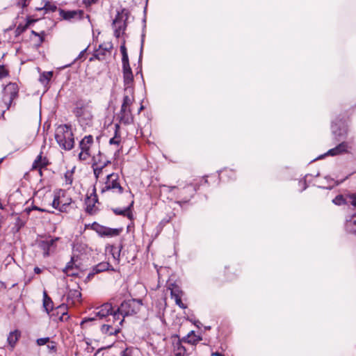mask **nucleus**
<instances>
[{
	"mask_svg": "<svg viewBox=\"0 0 356 356\" xmlns=\"http://www.w3.org/2000/svg\"><path fill=\"white\" fill-rule=\"evenodd\" d=\"M55 138L62 149H72L74 145V139L71 125L60 124L58 126L55 132Z\"/></svg>",
	"mask_w": 356,
	"mask_h": 356,
	"instance_id": "1",
	"label": "nucleus"
},
{
	"mask_svg": "<svg viewBox=\"0 0 356 356\" xmlns=\"http://www.w3.org/2000/svg\"><path fill=\"white\" fill-rule=\"evenodd\" d=\"M141 300L131 299L124 300L113 314V322L124 318L125 316H131L138 313L141 305Z\"/></svg>",
	"mask_w": 356,
	"mask_h": 356,
	"instance_id": "2",
	"label": "nucleus"
},
{
	"mask_svg": "<svg viewBox=\"0 0 356 356\" xmlns=\"http://www.w3.org/2000/svg\"><path fill=\"white\" fill-rule=\"evenodd\" d=\"M129 16L130 12L127 8L120 7L116 9V14L111 24L115 38H119L124 34Z\"/></svg>",
	"mask_w": 356,
	"mask_h": 356,
	"instance_id": "3",
	"label": "nucleus"
},
{
	"mask_svg": "<svg viewBox=\"0 0 356 356\" xmlns=\"http://www.w3.org/2000/svg\"><path fill=\"white\" fill-rule=\"evenodd\" d=\"M73 113L81 126H90L92 124V108L88 102L83 100L77 101L74 104Z\"/></svg>",
	"mask_w": 356,
	"mask_h": 356,
	"instance_id": "4",
	"label": "nucleus"
},
{
	"mask_svg": "<svg viewBox=\"0 0 356 356\" xmlns=\"http://www.w3.org/2000/svg\"><path fill=\"white\" fill-rule=\"evenodd\" d=\"M19 90L18 85L16 83L10 82L4 86L1 97L3 106L1 109L3 115L6 111L15 106V103L14 101L18 98Z\"/></svg>",
	"mask_w": 356,
	"mask_h": 356,
	"instance_id": "5",
	"label": "nucleus"
},
{
	"mask_svg": "<svg viewBox=\"0 0 356 356\" xmlns=\"http://www.w3.org/2000/svg\"><path fill=\"white\" fill-rule=\"evenodd\" d=\"M115 311L113 310V306L110 302H106L101 306L96 308L95 312V316L92 317L84 318L81 325L83 326L86 323L95 321L97 318L99 319H104L108 317L113 319V314Z\"/></svg>",
	"mask_w": 356,
	"mask_h": 356,
	"instance_id": "6",
	"label": "nucleus"
},
{
	"mask_svg": "<svg viewBox=\"0 0 356 356\" xmlns=\"http://www.w3.org/2000/svg\"><path fill=\"white\" fill-rule=\"evenodd\" d=\"M331 130L335 138L340 140L347 136L348 124L346 120L339 116L332 122Z\"/></svg>",
	"mask_w": 356,
	"mask_h": 356,
	"instance_id": "7",
	"label": "nucleus"
},
{
	"mask_svg": "<svg viewBox=\"0 0 356 356\" xmlns=\"http://www.w3.org/2000/svg\"><path fill=\"white\" fill-rule=\"evenodd\" d=\"M106 324H103L101 327V332L103 334L107 336L117 335L121 330V326L124 322V319L113 322V318H111L106 320Z\"/></svg>",
	"mask_w": 356,
	"mask_h": 356,
	"instance_id": "8",
	"label": "nucleus"
},
{
	"mask_svg": "<svg viewBox=\"0 0 356 356\" xmlns=\"http://www.w3.org/2000/svg\"><path fill=\"white\" fill-rule=\"evenodd\" d=\"M58 240V238H47L43 240H39L37 241L36 245L38 248L42 251L44 257H47L53 252L56 248V242Z\"/></svg>",
	"mask_w": 356,
	"mask_h": 356,
	"instance_id": "9",
	"label": "nucleus"
},
{
	"mask_svg": "<svg viewBox=\"0 0 356 356\" xmlns=\"http://www.w3.org/2000/svg\"><path fill=\"white\" fill-rule=\"evenodd\" d=\"M92 228L99 236L106 237L117 236L122 232V228H111L101 225L97 222L92 223Z\"/></svg>",
	"mask_w": 356,
	"mask_h": 356,
	"instance_id": "10",
	"label": "nucleus"
},
{
	"mask_svg": "<svg viewBox=\"0 0 356 356\" xmlns=\"http://www.w3.org/2000/svg\"><path fill=\"white\" fill-rule=\"evenodd\" d=\"M118 178V175L115 173L107 175L105 186L102 189V192L104 193L108 190H116L118 193H122L123 192V188L120 186Z\"/></svg>",
	"mask_w": 356,
	"mask_h": 356,
	"instance_id": "11",
	"label": "nucleus"
},
{
	"mask_svg": "<svg viewBox=\"0 0 356 356\" xmlns=\"http://www.w3.org/2000/svg\"><path fill=\"white\" fill-rule=\"evenodd\" d=\"M123 83L124 91L134 90V74L129 63L122 65Z\"/></svg>",
	"mask_w": 356,
	"mask_h": 356,
	"instance_id": "12",
	"label": "nucleus"
},
{
	"mask_svg": "<svg viewBox=\"0 0 356 356\" xmlns=\"http://www.w3.org/2000/svg\"><path fill=\"white\" fill-rule=\"evenodd\" d=\"M59 14L63 19L71 21L72 19H81L83 17L84 12L81 10H65L63 9H59Z\"/></svg>",
	"mask_w": 356,
	"mask_h": 356,
	"instance_id": "13",
	"label": "nucleus"
},
{
	"mask_svg": "<svg viewBox=\"0 0 356 356\" xmlns=\"http://www.w3.org/2000/svg\"><path fill=\"white\" fill-rule=\"evenodd\" d=\"M106 270H114V268L111 266L108 262L102 261L93 266L86 277L87 280H90L92 277L97 273L104 272Z\"/></svg>",
	"mask_w": 356,
	"mask_h": 356,
	"instance_id": "14",
	"label": "nucleus"
},
{
	"mask_svg": "<svg viewBox=\"0 0 356 356\" xmlns=\"http://www.w3.org/2000/svg\"><path fill=\"white\" fill-rule=\"evenodd\" d=\"M350 148L349 143L348 142H341L335 147L330 149L328 152L324 155L320 156L318 159H321L326 155L328 156H337L343 153L348 152V149Z\"/></svg>",
	"mask_w": 356,
	"mask_h": 356,
	"instance_id": "15",
	"label": "nucleus"
},
{
	"mask_svg": "<svg viewBox=\"0 0 356 356\" xmlns=\"http://www.w3.org/2000/svg\"><path fill=\"white\" fill-rule=\"evenodd\" d=\"M117 118L121 124L125 125L131 124L134 122V117L132 115L131 108H120V111L117 115Z\"/></svg>",
	"mask_w": 356,
	"mask_h": 356,
	"instance_id": "16",
	"label": "nucleus"
},
{
	"mask_svg": "<svg viewBox=\"0 0 356 356\" xmlns=\"http://www.w3.org/2000/svg\"><path fill=\"white\" fill-rule=\"evenodd\" d=\"M112 49L113 44L111 42H104L95 51L94 56L98 60H103L106 54H110Z\"/></svg>",
	"mask_w": 356,
	"mask_h": 356,
	"instance_id": "17",
	"label": "nucleus"
},
{
	"mask_svg": "<svg viewBox=\"0 0 356 356\" xmlns=\"http://www.w3.org/2000/svg\"><path fill=\"white\" fill-rule=\"evenodd\" d=\"M345 229L347 232L356 235V213L346 218Z\"/></svg>",
	"mask_w": 356,
	"mask_h": 356,
	"instance_id": "18",
	"label": "nucleus"
},
{
	"mask_svg": "<svg viewBox=\"0 0 356 356\" xmlns=\"http://www.w3.org/2000/svg\"><path fill=\"white\" fill-rule=\"evenodd\" d=\"M36 10H44L45 13H53L57 10V6L54 2L49 0H42L41 6L35 8Z\"/></svg>",
	"mask_w": 356,
	"mask_h": 356,
	"instance_id": "19",
	"label": "nucleus"
},
{
	"mask_svg": "<svg viewBox=\"0 0 356 356\" xmlns=\"http://www.w3.org/2000/svg\"><path fill=\"white\" fill-rule=\"evenodd\" d=\"M134 90L130 92L124 91L121 108H131L134 102Z\"/></svg>",
	"mask_w": 356,
	"mask_h": 356,
	"instance_id": "20",
	"label": "nucleus"
},
{
	"mask_svg": "<svg viewBox=\"0 0 356 356\" xmlns=\"http://www.w3.org/2000/svg\"><path fill=\"white\" fill-rule=\"evenodd\" d=\"M20 337L21 332L18 330H15L14 331H12L8 334L7 337V342L10 348V350L14 349Z\"/></svg>",
	"mask_w": 356,
	"mask_h": 356,
	"instance_id": "21",
	"label": "nucleus"
},
{
	"mask_svg": "<svg viewBox=\"0 0 356 356\" xmlns=\"http://www.w3.org/2000/svg\"><path fill=\"white\" fill-rule=\"evenodd\" d=\"M184 192L189 193L190 195L188 197H184L181 200L177 202V203L180 206H182L183 204L187 203L190 201L191 198L193 197L196 192L197 188L195 186L190 184L184 188Z\"/></svg>",
	"mask_w": 356,
	"mask_h": 356,
	"instance_id": "22",
	"label": "nucleus"
},
{
	"mask_svg": "<svg viewBox=\"0 0 356 356\" xmlns=\"http://www.w3.org/2000/svg\"><path fill=\"white\" fill-rule=\"evenodd\" d=\"M48 165V161L45 157H42L41 154H39L33 163V168L39 169L40 175H42V168H44Z\"/></svg>",
	"mask_w": 356,
	"mask_h": 356,
	"instance_id": "23",
	"label": "nucleus"
},
{
	"mask_svg": "<svg viewBox=\"0 0 356 356\" xmlns=\"http://www.w3.org/2000/svg\"><path fill=\"white\" fill-rule=\"evenodd\" d=\"M93 143V138L92 136H85L79 143V147L82 151L90 152V147Z\"/></svg>",
	"mask_w": 356,
	"mask_h": 356,
	"instance_id": "24",
	"label": "nucleus"
},
{
	"mask_svg": "<svg viewBox=\"0 0 356 356\" xmlns=\"http://www.w3.org/2000/svg\"><path fill=\"white\" fill-rule=\"evenodd\" d=\"M134 202H132L128 207L124 209L115 208L113 209V211L115 215L127 216L129 219L132 218V214L131 213V209L133 206Z\"/></svg>",
	"mask_w": 356,
	"mask_h": 356,
	"instance_id": "25",
	"label": "nucleus"
},
{
	"mask_svg": "<svg viewBox=\"0 0 356 356\" xmlns=\"http://www.w3.org/2000/svg\"><path fill=\"white\" fill-rule=\"evenodd\" d=\"M181 340H178L173 343L174 353L175 356H186V348L182 345Z\"/></svg>",
	"mask_w": 356,
	"mask_h": 356,
	"instance_id": "26",
	"label": "nucleus"
},
{
	"mask_svg": "<svg viewBox=\"0 0 356 356\" xmlns=\"http://www.w3.org/2000/svg\"><path fill=\"white\" fill-rule=\"evenodd\" d=\"M54 303L51 298L47 295L44 291L43 293V307L44 311L49 314V312L53 309Z\"/></svg>",
	"mask_w": 356,
	"mask_h": 356,
	"instance_id": "27",
	"label": "nucleus"
},
{
	"mask_svg": "<svg viewBox=\"0 0 356 356\" xmlns=\"http://www.w3.org/2000/svg\"><path fill=\"white\" fill-rule=\"evenodd\" d=\"M200 340H201V338L199 337H197L195 334L194 331L190 332L187 334V336L184 337L181 339V341H183L184 342H186V343H191V344H195V343H196L197 342H198Z\"/></svg>",
	"mask_w": 356,
	"mask_h": 356,
	"instance_id": "28",
	"label": "nucleus"
},
{
	"mask_svg": "<svg viewBox=\"0 0 356 356\" xmlns=\"http://www.w3.org/2000/svg\"><path fill=\"white\" fill-rule=\"evenodd\" d=\"M52 76H53L52 72H44L40 75L39 81L44 86H47L49 84V82L50 81Z\"/></svg>",
	"mask_w": 356,
	"mask_h": 356,
	"instance_id": "29",
	"label": "nucleus"
},
{
	"mask_svg": "<svg viewBox=\"0 0 356 356\" xmlns=\"http://www.w3.org/2000/svg\"><path fill=\"white\" fill-rule=\"evenodd\" d=\"M218 176L220 180L224 179L225 177H228L227 180H234L236 178L234 171L228 169H225L223 170L220 171Z\"/></svg>",
	"mask_w": 356,
	"mask_h": 356,
	"instance_id": "30",
	"label": "nucleus"
},
{
	"mask_svg": "<svg viewBox=\"0 0 356 356\" xmlns=\"http://www.w3.org/2000/svg\"><path fill=\"white\" fill-rule=\"evenodd\" d=\"M92 201H93V202L92 203L91 202L92 200L90 199V197H88L87 200H86V211L89 214H94L95 212V202H96L97 201V200L96 197H95L92 200Z\"/></svg>",
	"mask_w": 356,
	"mask_h": 356,
	"instance_id": "31",
	"label": "nucleus"
},
{
	"mask_svg": "<svg viewBox=\"0 0 356 356\" xmlns=\"http://www.w3.org/2000/svg\"><path fill=\"white\" fill-rule=\"evenodd\" d=\"M168 289L170 290L171 298L176 297L177 296H182L184 295V292L180 287L174 284H171Z\"/></svg>",
	"mask_w": 356,
	"mask_h": 356,
	"instance_id": "32",
	"label": "nucleus"
},
{
	"mask_svg": "<svg viewBox=\"0 0 356 356\" xmlns=\"http://www.w3.org/2000/svg\"><path fill=\"white\" fill-rule=\"evenodd\" d=\"M138 352L136 348L128 347L121 352L120 356H138Z\"/></svg>",
	"mask_w": 356,
	"mask_h": 356,
	"instance_id": "33",
	"label": "nucleus"
},
{
	"mask_svg": "<svg viewBox=\"0 0 356 356\" xmlns=\"http://www.w3.org/2000/svg\"><path fill=\"white\" fill-rule=\"evenodd\" d=\"M110 249L109 252L111 253L113 259L119 262L120 261V252H121V248H118L114 245H111L109 248Z\"/></svg>",
	"mask_w": 356,
	"mask_h": 356,
	"instance_id": "34",
	"label": "nucleus"
},
{
	"mask_svg": "<svg viewBox=\"0 0 356 356\" xmlns=\"http://www.w3.org/2000/svg\"><path fill=\"white\" fill-rule=\"evenodd\" d=\"M110 163V161H106V162H104L102 165L99 166V167H95L96 164H93L92 165V168H93V171H94V175L95 176V177L97 179L100 174L102 173V170L108 164Z\"/></svg>",
	"mask_w": 356,
	"mask_h": 356,
	"instance_id": "35",
	"label": "nucleus"
},
{
	"mask_svg": "<svg viewBox=\"0 0 356 356\" xmlns=\"http://www.w3.org/2000/svg\"><path fill=\"white\" fill-rule=\"evenodd\" d=\"M120 52L122 54V64L129 63L128 54L124 43L120 46Z\"/></svg>",
	"mask_w": 356,
	"mask_h": 356,
	"instance_id": "36",
	"label": "nucleus"
},
{
	"mask_svg": "<svg viewBox=\"0 0 356 356\" xmlns=\"http://www.w3.org/2000/svg\"><path fill=\"white\" fill-rule=\"evenodd\" d=\"M332 202L340 206L346 204V200L342 195H338L332 200Z\"/></svg>",
	"mask_w": 356,
	"mask_h": 356,
	"instance_id": "37",
	"label": "nucleus"
},
{
	"mask_svg": "<svg viewBox=\"0 0 356 356\" xmlns=\"http://www.w3.org/2000/svg\"><path fill=\"white\" fill-rule=\"evenodd\" d=\"M31 33L33 35L38 37V38H39V44H42L44 42V35H45L44 31H42L40 33H37L36 31L33 30V31H31Z\"/></svg>",
	"mask_w": 356,
	"mask_h": 356,
	"instance_id": "38",
	"label": "nucleus"
},
{
	"mask_svg": "<svg viewBox=\"0 0 356 356\" xmlns=\"http://www.w3.org/2000/svg\"><path fill=\"white\" fill-rule=\"evenodd\" d=\"M181 297L182 296H177L176 297H174V298H172L175 300V304L177 306H179L181 309H186L187 307V306L182 302Z\"/></svg>",
	"mask_w": 356,
	"mask_h": 356,
	"instance_id": "39",
	"label": "nucleus"
},
{
	"mask_svg": "<svg viewBox=\"0 0 356 356\" xmlns=\"http://www.w3.org/2000/svg\"><path fill=\"white\" fill-rule=\"evenodd\" d=\"M49 342H50L49 337L39 338L36 340V343L39 346L46 345Z\"/></svg>",
	"mask_w": 356,
	"mask_h": 356,
	"instance_id": "40",
	"label": "nucleus"
},
{
	"mask_svg": "<svg viewBox=\"0 0 356 356\" xmlns=\"http://www.w3.org/2000/svg\"><path fill=\"white\" fill-rule=\"evenodd\" d=\"M68 296L79 300L81 296V293L78 290H73L70 291Z\"/></svg>",
	"mask_w": 356,
	"mask_h": 356,
	"instance_id": "41",
	"label": "nucleus"
},
{
	"mask_svg": "<svg viewBox=\"0 0 356 356\" xmlns=\"http://www.w3.org/2000/svg\"><path fill=\"white\" fill-rule=\"evenodd\" d=\"M90 156V153L86 151L81 150V152L79 154V158L80 160L85 161Z\"/></svg>",
	"mask_w": 356,
	"mask_h": 356,
	"instance_id": "42",
	"label": "nucleus"
},
{
	"mask_svg": "<svg viewBox=\"0 0 356 356\" xmlns=\"http://www.w3.org/2000/svg\"><path fill=\"white\" fill-rule=\"evenodd\" d=\"M8 75V71L4 65H0V79L7 76Z\"/></svg>",
	"mask_w": 356,
	"mask_h": 356,
	"instance_id": "43",
	"label": "nucleus"
},
{
	"mask_svg": "<svg viewBox=\"0 0 356 356\" xmlns=\"http://www.w3.org/2000/svg\"><path fill=\"white\" fill-rule=\"evenodd\" d=\"M63 272L67 276H75L78 274V269L76 268H74L73 270H63Z\"/></svg>",
	"mask_w": 356,
	"mask_h": 356,
	"instance_id": "44",
	"label": "nucleus"
},
{
	"mask_svg": "<svg viewBox=\"0 0 356 356\" xmlns=\"http://www.w3.org/2000/svg\"><path fill=\"white\" fill-rule=\"evenodd\" d=\"M144 39H145V34H143L142 37H141V44H140V55H139V58H138L139 63H140L141 60H142L143 46H144Z\"/></svg>",
	"mask_w": 356,
	"mask_h": 356,
	"instance_id": "45",
	"label": "nucleus"
},
{
	"mask_svg": "<svg viewBox=\"0 0 356 356\" xmlns=\"http://www.w3.org/2000/svg\"><path fill=\"white\" fill-rule=\"evenodd\" d=\"M72 172L67 171L65 174V181H66L67 184H72Z\"/></svg>",
	"mask_w": 356,
	"mask_h": 356,
	"instance_id": "46",
	"label": "nucleus"
},
{
	"mask_svg": "<svg viewBox=\"0 0 356 356\" xmlns=\"http://www.w3.org/2000/svg\"><path fill=\"white\" fill-rule=\"evenodd\" d=\"M30 24V22H28L24 26H22L21 25L18 26L16 31L19 34L24 31L28 27V26Z\"/></svg>",
	"mask_w": 356,
	"mask_h": 356,
	"instance_id": "47",
	"label": "nucleus"
},
{
	"mask_svg": "<svg viewBox=\"0 0 356 356\" xmlns=\"http://www.w3.org/2000/svg\"><path fill=\"white\" fill-rule=\"evenodd\" d=\"M74 268V257H72L71 261L67 264L64 270H73Z\"/></svg>",
	"mask_w": 356,
	"mask_h": 356,
	"instance_id": "48",
	"label": "nucleus"
},
{
	"mask_svg": "<svg viewBox=\"0 0 356 356\" xmlns=\"http://www.w3.org/2000/svg\"><path fill=\"white\" fill-rule=\"evenodd\" d=\"M47 348L52 352L56 351V346L54 341L47 343Z\"/></svg>",
	"mask_w": 356,
	"mask_h": 356,
	"instance_id": "49",
	"label": "nucleus"
},
{
	"mask_svg": "<svg viewBox=\"0 0 356 356\" xmlns=\"http://www.w3.org/2000/svg\"><path fill=\"white\" fill-rule=\"evenodd\" d=\"M98 0H83V3L86 6H90L92 4L96 3Z\"/></svg>",
	"mask_w": 356,
	"mask_h": 356,
	"instance_id": "50",
	"label": "nucleus"
},
{
	"mask_svg": "<svg viewBox=\"0 0 356 356\" xmlns=\"http://www.w3.org/2000/svg\"><path fill=\"white\" fill-rule=\"evenodd\" d=\"M52 206L54 208L56 209H58L59 208V206H60V201H59V199L58 197H55L53 200V202H52Z\"/></svg>",
	"mask_w": 356,
	"mask_h": 356,
	"instance_id": "51",
	"label": "nucleus"
},
{
	"mask_svg": "<svg viewBox=\"0 0 356 356\" xmlns=\"http://www.w3.org/2000/svg\"><path fill=\"white\" fill-rule=\"evenodd\" d=\"M109 143L111 145H119L120 140L117 138L116 136L111 138L109 140Z\"/></svg>",
	"mask_w": 356,
	"mask_h": 356,
	"instance_id": "52",
	"label": "nucleus"
},
{
	"mask_svg": "<svg viewBox=\"0 0 356 356\" xmlns=\"http://www.w3.org/2000/svg\"><path fill=\"white\" fill-rule=\"evenodd\" d=\"M69 203H65V204H63L62 205H60L59 206V208H58V210L61 212H65L66 210H67V207L69 206Z\"/></svg>",
	"mask_w": 356,
	"mask_h": 356,
	"instance_id": "53",
	"label": "nucleus"
},
{
	"mask_svg": "<svg viewBox=\"0 0 356 356\" xmlns=\"http://www.w3.org/2000/svg\"><path fill=\"white\" fill-rule=\"evenodd\" d=\"M27 0H18L17 5L21 6L22 8H24L27 6Z\"/></svg>",
	"mask_w": 356,
	"mask_h": 356,
	"instance_id": "54",
	"label": "nucleus"
},
{
	"mask_svg": "<svg viewBox=\"0 0 356 356\" xmlns=\"http://www.w3.org/2000/svg\"><path fill=\"white\" fill-rule=\"evenodd\" d=\"M86 51V49H83V51H81L79 56H77V58L75 59V60H78V59H81L82 58V57H83L84 54H85V52Z\"/></svg>",
	"mask_w": 356,
	"mask_h": 356,
	"instance_id": "55",
	"label": "nucleus"
},
{
	"mask_svg": "<svg viewBox=\"0 0 356 356\" xmlns=\"http://www.w3.org/2000/svg\"><path fill=\"white\" fill-rule=\"evenodd\" d=\"M33 270H34V273L36 274H40L42 272V270L38 266L35 267Z\"/></svg>",
	"mask_w": 356,
	"mask_h": 356,
	"instance_id": "56",
	"label": "nucleus"
},
{
	"mask_svg": "<svg viewBox=\"0 0 356 356\" xmlns=\"http://www.w3.org/2000/svg\"><path fill=\"white\" fill-rule=\"evenodd\" d=\"M212 356H225V355L220 352H215V353H212Z\"/></svg>",
	"mask_w": 356,
	"mask_h": 356,
	"instance_id": "57",
	"label": "nucleus"
},
{
	"mask_svg": "<svg viewBox=\"0 0 356 356\" xmlns=\"http://www.w3.org/2000/svg\"><path fill=\"white\" fill-rule=\"evenodd\" d=\"M352 204H353V205H354L355 207H356V195H354L353 196Z\"/></svg>",
	"mask_w": 356,
	"mask_h": 356,
	"instance_id": "58",
	"label": "nucleus"
},
{
	"mask_svg": "<svg viewBox=\"0 0 356 356\" xmlns=\"http://www.w3.org/2000/svg\"><path fill=\"white\" fill-rule=\"evenodd\" d=\"M307 176H308V175H306V176H305V179H304V181H303V184H304V188H303V190H305V189H306V188H307V186H306V179H307Z\"/></svg>",
	"mask_w": 356,
	"mask_h": 356,
	"instance_id": "59",
	"label": "nucleus"
},
{
	"mask_svg": "<svg viewBox=\"0 0 356 356\" xmlns=\"http://www.w3.org/2000/svg\"><path fill=\"white\" fill-rule=\"evenodd\" d=\"M33 209L39 210V211H44V209H40V208H38V207H33Z\"/></svg>",
	"mask_w": 356,
	"mask_h": 356,
	"instance_id": "60",
	"label": "nucleus"
},
{
	"mask_svg": "<svg viewBox=\"0 0 356 356\" xmlns=\"http://www.w3.org/2000/svg\"><path fill=\"white\" fill-rule=\"evenodd\" d=\"M169 188V191H172L174 188H176L177 187L176 186H168Z\"/></svg>",
	"mask_w": 356,
	"mask_h": 356,
	"instance_id": "61",
	"label": "nucleus"
},
{
	"mask_svg": "<svg viewBox=\"0 0 356 356\" xmlns=\"http://www.w3.org/2000/svg\"><path fill=\"white\" fill-rule=\"evenodd\" d=\"M144 109V106L143 105L140 106V108H139V111H138V113H140L141 111H143Z\"/></svg>",
	"mask_w": 356,
	"mask_h": 356,
	"instance_id": "62",
	"label": "nucleus"
},
{
	"mask_svg": "<svg viewBox=\"0 0 356 356\" xmlns=\"http://www.w3.org/2000/svg\"><path fill=\"white\" fill-rule=\"evenodd\" d=\"M204 181L205 183H207V179H204Z\"/></svg>",
	"mask_w": 356,
	"mask_h": 356,
	"instance_id": "63",
	"label": "nucleus"
}]
</instances>
